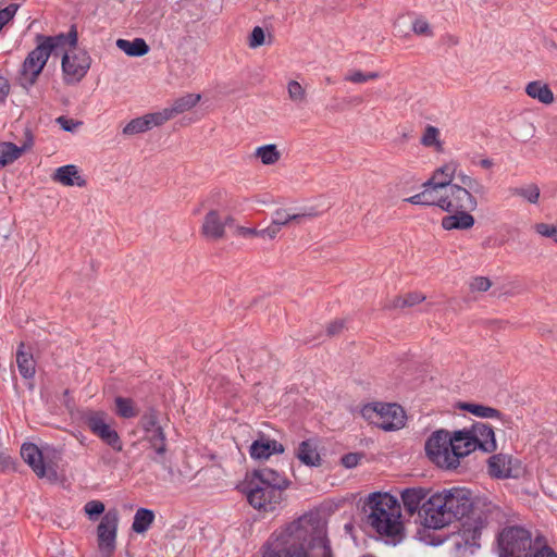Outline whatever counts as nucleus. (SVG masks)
I'll use <instances>...</instances> for the list:
<instances>
[{"label": "nucleus", "instance_id": "obj_43", "mask_svg": "<svg viewBox=\"0 0 557 557\" xmlns=\"http://www.w3.org/2000/svg\"><path fill=\"white\" fill-rule=\"evenodd\" d=\"M104 504L97 499L89 500L84 505V512L90 521H96L99 516L104 513Z\"/></svg>", "mask_w": 557, "mask_h": 557}, {"label": "nucleus", "instance_id": "obj_16", "mask_svg": "<svg viewBox=\"0 0 557 557\" xmlns=\"http://www.w3.org/2000/svg\"><path fill=\"white\" fill-rule=\"evenodd\" d=\"M21 456L39 478L55 474L52 467L45 461L44 453L35 444L24 443L21 447Z\"/></svg>", "mask_w": 557, "mask_h": 557}, {"label": "nucleus", "instance_id": "obj_21", "mask_svg": "<svg viewBox=\"0 0 557 557\" xmlns=\"http://www.w3.org/2000/svg\"><path fill=\"white\" fill-rule=\"evenodd\" d=\"M33 146V140L25 141L22 146H17L10 141L0 143V169L12 164L24 152L28 151Z\"/></svg>", "mask_w": 557, "mask_h": 557}, {"label": "nucleus", "instance_id": "obj_10", "mask_svg": "<svg viewBox=\"0 0 557 557\" xmlns=\"http://www.w3.org/2000/svg\"><path fill=\"white\" fill-rule=\"evenodd\" d=\"M82 420L89 431L114 450L121 451L123 443L113 428L114 420L103 410L87 409L82 412Z\"/></svg>", "mask_w": 557, "mask_h": 557}, {"label": "nucleus", "instance_id": "obj_50", "mask_svg": "<svg viewBox=\"0 0 557 557\" xmlns=\"http://www.w3.org/2000/svg\"><path fill=\"white\" fill-rule=\"evenodd\" d=\"M281 227L271 222V224L262 230H259L258 236L263 238L273 239L276 237V235L280 233Z\"/></svg>", "mask_w": 557, "mask_h": 557}, {"label": "nucleus", "instance_id": "obj_55", "mask_svg": "<svg viewBox=\"0 0 557 557\" xmlns=\"http://www.w3.org/2000/svg\"><path fill=\"white\" fill-rule=\"evenodd\" d=\"M342 462L346 468H352L358 463V456L356 454L345 455Z\"/></svg>", "mask_w": 557, "mask_h": 557}, {"label": "nucleus", "instance_id": "obj_7", "mask_svg": "<svg viewBox=\"0 0 557 557\" xmlns=\"http://www.w3.org/2000/svg\"><path fill=\"white\" fill-rule=\"evenodd\" d=\"M459 183H455L446 189L443 201L445 212L475 211L478 208L476 194H484V185L476 178L465 173L458 174Z\"/></svg>", "mask_w": 557, "mask_h": 557}, {"label": "nucleus", "instance_id": "obj_36", "mask_svg": "<svg viewBox=\"0 0 557 557\" xmlns=\"http://www.w3.org/2000/svg\"><path fill=\"white\" fill-rule=\"evenodd\" d=\"M115 412L119 417L124 419L135 418L139 410L135 406V403L131 398L116 397L115 400Z\"/></svg>", "mask_w": 557, "mask_h": 557}, {"label": "nucleus", "instance_id": "obj_39", "mask_svg": "<svg viewBox=\"0 0 557 557\" xmlns=\"http://www.w3.org/2000/svg\"><path fill=\"white\" fill-rule=\"evenodd\" d=\"M287 95L288 99L296 103L301 104L305 103L307 100V91L306 88L298 82V81H289L287 83Z\"/></svg>", "mask_w": 557, "mask_h": 557}, {"label": "nucleus", "instance_id": "obj_25", "mask_svg": "<svg viewBox=\"0 0 557 557\" xmlns=\"http://www.w3.org/2000/svg\"><path fill=\"white\" fill-rule=\"evenodd\" d=\"M428 495L429 491L423 487L405 488L400 494L404 507L409 513H414Z\"/></svg>", "mask_w": 557, "mask_h": 557}, {"label": "nucleus", "instance_id": "obj_35", "mask_svg": "<svg viewBox=\"0 0 557 557\" xmlns=\"http://www.w3.org/2000/svg\"><path fill=\"white\" fill-rule=\"evenodd\" d=\"M460 408L480 418L494 419L500 417V412L497 409L485 405L465 403L460 405Z\"/></svg>", "mask_w": 557, "mask_h": 557}, {"label": "nucleus", "instance_id": "obj_4", "mask_svg": "<svg viewBox=\"0 0 557 557\" xmlns=\"http://www.w3.org/2000/svg\"><path fill=\"white\" fill-rule=\"evenodd\" d=\"M368 524L386 542L396 544L403 539L404 525L397 498L388 493H374L368 500Z\"/></svg>", "mask_w": 557, "mask_h": 557}, {"label": "nucleus", "instance_id": "obj_14", "mask_svg": "<svg viewBox=\"0 0 557 557\" xmlns=\"http://www.w3.org/2000/svg\"><path fill=\"white\" fill-rule=\"evenodd\" d=\"M140 426L145 433L144 441L149 443L158 456H163L166 451V437L159 425L157 412L152 409L145 412L140 419Z\"/></svg>", "mask_w": 557, "mask_h": 557}, {"label": "nucleus", "instance_id": "obj_1", "mask_svg": "<svg viewBox=\"0 0 557 557\" xmlns=\"http://www.w3.org/2000/svg\"><path fill=\"white\" fill-rule=\"evenodd\" d=\"M310 519L301 517L273 533L264 548L263 557H332L327 541L311 539Z\"/></svg>", "mask_w": 557, "mask_h": 557}, {"label": "nucleus", "instance_id": "obj_22", "mask_svg": "<svg viewBox=\"0 0 557 557\" xmlns=\"http://www.w3.org/2000/svg\"><path fill=\"white\" fill-rule=\"evenodd\" d=\"M459 164L457 161L450 160L448 162L443 163L441 166L434 170L431 177L428 180L432 184H436L444 188H448L455 183H453Z\"/></svg>", "mask_w": 557, "mask_h": 557}, {"label": "nucleus", "instance_id": "obj_33", "mask_svg": "<svg viewBox=\"0 0 557 557\" xmlns=\"http://www.w3.org/2000/svg\"><path fill=\"white\" fill-rule=\"evenodd\" d=\"M154 520V513L150 509L139 508L135 516L132 524V529L136 533L146 532Z\"/></svg>", "mask_w": 557, "mask_h": 557}, {"label": "nucleus", "instance_id": "obj_58", "mask_svg": "<svg viewBox=\"0 0 557 557\" xmlns=\"http://www.w3.org/2000/svg\"><path fill=\"white\" fill-rule=\"evenodd\" d=\"M481 164H482V166H484V168H490V166H492V161H491V160L485 159V160H482V161H481Z\"/></svg>", "mask_w": 557, "mask_h": 557}, {"label": "nucleus", "instance_id": "obj_59", "mask_svg": "<svg viewBox=\"0 0 557 557\" xmlns=\"http://www.w3.org/2000/svg\"><path fill=\"white\" fill-rule=\"evenodd\" d=\"M362 557H373V556H371V555H366V556H362Z\"/></svg>", "mask_w": 557, "mask_h": 557}, {"label": "nucleus", "instance_id": "obj_28", "mask_svg": "<svg viewBox=\"0 0 557 557\" xmlns=\"http://www.w3.org/2000/svg\"><path fill=\"white\" fill-rule=\"evenodd\" d=\"M317 215L313 211H304L299 213H292L286 209H277L273 213L272 222L277 226L282 227L287 225L289 222L301 223L306 219H312Z\"/></svg>", "mask_w": 557, "mask_h": 557}, {"label": "nucleus", "instance_id": "obj_30", "mask_svg": "<svg viewBox=\"0 0 557 557\" xmlns=\"http://www.w3.org/2000/svg\"><path fill=\"white\" fill-rule=\"evenodd\" d=\"M24 344L21 343L16 351V364L20 374L24 379H32L36 372V364L32 352L24 350Z\"/></svg>", "mask_w": 557, "mask_h": 557}, {"label": "nucleus", "instance_id": "obj_47", "mask_svg": "<svg viewBox=\"0 0 557 557\" xmlns=\"http://www.w3.org/2000/svg\"><path fill=\"white\" fill-rule=\"evenodd\" d=\"M534 230L540 236L552 238L553 240H555L557 225L548 223H537L534 225Z\"/></svg>", "mask_w": 557, "mask_h": 557}, {"label": "nucleus", "instance_id": "obj_48", "mask_svg": "<svg viewBox=\"0 0 557 557\" xmlns=\"http://www.w3.org/2000/svg\"><path fill=\"white\" fill-rule=\"evenodd\" d=\"M265 35L264 30L260 26H256L249 37V47L257 48L264 44Z\"/></svg>", "mask_w": 557, "mask_h": 557}, {"label": "nucleus", "instance_id": "obj_42", "mask_svg": "<svg viewBox=\"0 0 557 557\" xmlns=\"http://www.w3.org/2000/svg\"><path fill=\"white\" fill-rule=\"evenodd\" d=\"M147 121L149 122L150 129L154 126H160L171 120L173 116L170 108H164L161 111L146 114Z\"/></svg>", "mask_w": 557, "mask_h": 557}, {"label": "nucleus", "instance_id": "obj_49", "mask_svg": "<svg viewBox=\"0 0 557 557\" xmlns=\"http://www.w3.org/2000/svg\"><path fill=\"white\" fill-rule=\"evenodd\" d=\"M491 285V281L485 276H476L470 282V288L473 292H486Z\"/></svg>", "mask_w": 557, "mask_h": 557}, {"label": "nucleus", "instance_id": "obj_41", "mask_svg": "<svg viewBox=\"0 0 557 557\" xmlns=\"http://www.w3.org/2000/svg\"><path fill=\"white\" fill-rule=\"evenodd\" d=\"M530 557H557V553L547 545L542 536L535 537V547Z\"/></svg>", "mask_w": 557, "mask_h": 557}, {"label": "nucleus", "instance_id": "obj_9", "mask_svg": "<svg viewBox=\"0 0 557 557\" xmlns=\"http://www.w3.org/2000/svg\"><path fill=\"white\" fill-rule=\"evenodd\" d=\"M361 414L369 423L383 431H396L405 426V411L396 404H368L361 409Z\"/></svg>", "mask_w": 557, "mask_h": 557}, {"label": "nucleus", "instance_id": "obj_37", "mask_svg": "<svg viewBox=\"0 0 557 557\" xmlns=\"http://www.w3.org/2000/svg\"><path fill=\"white\" fill-rule=\"evenodd\" d=\"M511 195L523 198L527 202L536 205L540 200V188L536 184H529L510 189Z\"/></svg>", "mask_w": 557, "mask_h": 557}, {"label": "nucleus", "instance_id": "obj_40", "mask_svg": "<svg viewBox=\"0 0 557 557\" xmlns=\"http://www.w3.org/2000/svg\"><path fill=\"white\" fill-rule=\"evenodd\" d=\"M149 122L146 115L129 121L123 128V134L127 136L137 135L149 131Z\"/></svg>", "mask_w": 557, "mask_h": 557}, {"label": "nucleus", "instance_id": "obj_17", "mask_svg": "<svg viewBox=\"0 0 557 557\" xmlns=\"http://www.w3.org/2000/svg\"><path fill=\"white\" fill-rule=\"evenodd\" d=\"M519 465L508 455L497 454L488 459V472L495 478H510L518 475Z\"/></svg>", "mask_w": 557, "mask_h": 557}, {"label": "nucleus", "instance_id": "obj_6", "mask_svg": "<svg viewBox=\"0 0 557 557\" xmlns=\"http://www.w3.org/2000/svg\"><path fill=\"white\" fill-rule=\"evenodd\" d=\"M66 39V45H63L61 51L55 52V57L61 55V66L64 83L67 85L81 82L87 74L91 59L89 54L77 48V32L72 28L67 34H59Z\"/></svg>", "mask_w": 557, "mask_h": 557}, {"label": "nucleus", "instance_id": "obj_29", "mask_svg": "<svg viewBox=\"0 0 557 557\" xmlns=\"http://www.w3.org/2000/svg\"><path fill=\"white\" fill-rule=\"evenodd\" d=\"M422 190L425 197V206H435L444 211V200L446 196V188L432 184L426 181L422 184Z\"/></svg>", "mask_w": 557, "mask_h": 557}, {"label": "nucleus", "instance_id": "obj_24", "mask_svg": "<svg viewBox=\"0 0 557 557\" xmlns=\"http://www.w3.org/2000/svg\"><path fill=\"white\" fill-rule=\"evenodd\" d=\"M52 177L63 186L83 187L86 184V181L81 176L77 166L73 164L58 168Z\"/></svg>", "mask_w": 557, "mask_h": 557}, {"label": "nucleus", "instance_id": "obj_5", "mask_svg": "<svg viewBox=\"0 0 557 557\" xmlns=\"http://www.w3.org/2000/svg\"><path fill=\"white\" fill-rule=\"evenodd\" d=\"M36 42V47L25 58L18 74L20 84L25 89L30 88L37 82L49 58L55 57V52L63 49L66 39L59 35H38Z\"/></svg>", "mask_w": 557, "mask_h": 557}, {"label": "nucleus", "instance_id": "obj_56", "mask_svg": "<svg viewBox=\"0 0 557 557\" xmlns=\"http://www.w3.org/2000/svg\"><path fill=\"white\" fill-rule=\"evenodd\" d=\"M236 232L238 235H242V236H258L259 230L245 227V226H238Z\"/></svg>", "mask_w": 557, "mask_h": 557}, {"label": "nucleus", "instance_id": "obj_32", "mask_svg": "<svg viewBox=\"0 0 557 557\" xmlns=\"http://www.w3.org/2000/svg\"><path fill=\"white\" fill-rule=\"evenodd\" d=\"M201 99L200 94H187L176 99L170 108L173 116L193 109Z\"/></svg>", "mask_w": 557, "mask_h": 557}, {"label": "nucleus", "instance_id": "obj_31", "mask_svg": "<svg viewBox=\"0 0 557 557\" xmlns=\"http://www.w3.org/2000/svg\"><path fill=\"white\" fill-rule=\"evenodd\" d=\"M116 47L129 57H143L149 52V46L143 38L134 40L117 39Z\"/></svg>", "mask_w": 557, "mask_h": 557}, {"label": "nucleus", "instance_id": "obj_20", "mask_svg": "<svg viewBox=\"0 0 557 557\" xmlns=\"http://www.w3.org/2000/svg\"><path fill=\"white\" fill-rule=\"evenodd\" d=\"M283 451L284 447L282 444L264 437L255 441L249 448L250 457L256 460L268 459L272 455L282 454Z\"/></svg>", "mask_w": 557, "mask_h": 557}, {"label": "nucleus", "instance_id": "obj_53", "mask_svg": "<svg viewBox=\"0 0 557 557\" xmlns=\"http://www.w3.org/2000/svg\"><path fill=\"white\" fill-rule=\"evenodd\" d=\"M344 329V321L343 320H335L331 322L326 329L327 334L333 336L339 334Z\"/></svg>", "mask_w": 557, "mask_h": 557}, {"label": "nucleus", "instance_id": "obj_44", "mask_svg": "<svg viewBox=\"0 0 557 557\" xmlns=\"http://www.w3.org/2000/svg\"><path fill=\"white\" fill-rule=\"evenodd\" d=\"M412 32L418 36L433 37L434 32L430 23L423 17H417L412 23Z\"/></svg>", "mask_w": 557, "mask_h": 557}, {"label": "nucleus", "instance_id": "obj_27", "mask_svg": "<svg viewBox=\"0 0 557 557\" xmlns=\"http://www.w3.org/2000/svg\"><path fill=\"white\" fill-rule=\"evenodd\" d=\"M525 94L543 104H552L555 100L552 89L542 81L530 82L525 86Z\"/></svg>", "mask_w": 557, "mask_h": 557}, {"label": "nucleus", "instance_id": "obj_15", "mask_svg": "<svg viewBox=\"0 0 557 557\" xmlns=\"http://www.w3.org/2000/svg\"><path fill=\"white\" fill-rule=\"evenodd\" d=\"M234 219L231 215H222L218 210H209L202 221L201 234L211 240H219L224 237L225 226L231 225Z\"/></svg>", "mask_w": 557, "mask_h": 557}, {"label": "nucleus", "instance_id": "obj_51", "mask_svg": "<svg viewBox=\"0 0 557 557\" xmlns=\"http://www.w3.org/2000/svg\"><path fill=\"white\" fill-rule=\"evenodd\" d=\"M57 122L62 127V129H64L66 132H73L78 126L77 122H75L73 120H70V119H66L65 116L58 117Z\"/></svg>", "mask_w": 557, "mask_h": 557}, {"label": "nucleus", "instance_id": "obj_46", "mask_svg": "<svg viewBox=\"0 0 557 557\" xmlns=\"http://www.w3.org/2000/svg\"><path fill=\"white\" fill-rule=\"evenodd\" d=\"M425 297L419 293L408 294L404 297H399L395 300V307H411L423 301Z\"/></svg>", "mask_w": 557, "mask_h": 557}, {"label": "nucleus", "instance_id": "obj_26", "mask_svg": "<svg viewBox=\"0 0 557 557\" xmlns=\"http://www.w3.org/2000/svg\"><path fill=\"white\" fill-rule=\"evenodd\" d=\"M297 458L306 466L318 467L321 457L318 453V445L313 440L302 441L297 448Z\"/></svg>", "mask_w": 557, "mask_h": 557}, {"label": "nucleus", "instance_id": "obj_52", "mask_svg": "<svg viewBox=\"0 0 557 557\" xmlns=\"http://www.w3.org/2000/svg\"><path fill=\"white\" fill-rule=\"evenodd\" d=\"M10 92V84L9 81L2 76H0V104H2Z\"/></svg>", "mask_w": 557, "mask_h": 557}, {"label": "nucleus", "instance_id": "obj_38", "mask_svg": "<svg viewBox=\"0 0 557 557\" xmlns=\"http://www.w3.org/2000/svg\"><path fill=\"white\" fill-rule=\"evenodd\" d=\"M421 144L425 147L434 148L436 151H442L443 144L440 139L438 128L428 125L421 137Z\"/></svg>", "mask_w": 557, "mask_h": 557}, {"label": "nucleus", "instance_id": "obj_54", "mask_svg": "<svg viewBox=\"0 0 557 557\" xmlns=\"http://www.w3.org/2000/svg\"><path fill=\"white\" fill-rule=\"evenodd\" d=\"M405 200L412 205L425 206V197H424L423 190H421L419 194H416Z\"/></svg>", "mask_w": 557, "mask_h": 557}, {"label": "nucleus", "instance_id": "obj_19", "mask_svg": "<svg viewBox=\"0 0 557 557\" xmlns=\"http://www.w3.org/2000/svg\"><path fill=\"white\" fill-rule=\"evenodd\" d=\"M470 431L476 448L485 453H491L496 449L495 434L490 425L479 422L473 424Z\"/></svg>", "mask_w": 557, "mask_h": 557}, {"label": "nucleus", "instance_id": "obj_13", "mask_svg": "<svg viewBox=\"0 0 557 557\" xmlns=\"http://www.w3.org/2000/svg\"><path fill=\"white\" fill-rule=\"evenodd\" d=\"M424 521L429 528L442 529L451 523L455 519L448 508L442 493H435L422 506Z\"/></svg>", "mask_w": 557, "mask_h": 557}, {"label": "nucleus", "instance_id": "obj_2", "mask_svg": "<svg viewBox=\"0 0 557 557\" xmlns=\"http://www.w3.org/2000/svg\"><path fill=\"white\" fill-rule=\"evenodd\" d=\"M454 519L465 520L461 523L459 533L468 545H476V541L481 537L482 531L488 524V517L484 512L472 510L473 496L470 490L466 487H451L441 491Z\"/></svg>", "mask_w": 557, "mask_h": 557}, {"label": "nucleus", "instance_id": "obj_23", "mask_svg": "<svg viewBox=\"0 0 557 557\" xmlns=\"http://www.w3.org/2000/svg\"><path fill=\"white\" fill-rule=\"evenodd\" d=\"M472 211H454L442 219L441 225L446 231L453 230H470L475 220L471 214Z\"/></svg>", "mask_w": 557, "mask_h": 557}, {"label": "nucleus", "instance_id": "obj_11", "mask_svg": "<svg viewBox=\"0 0 557 557\" xmlns=\"http://www.w3.org/2000/svg\"><path fill=\"white\" fill-rule=\"evenodd\" d=\"M428 458L437 467L446 470L457 468V459L454 458L450 432L437 430L433 432L425 443Z\"/></svg>", "mask_w": 557, "mask_h": 557}, {"label": "nucleus", "instance_id": "obj_57", "mask_svg": "<svg viewBox=\"0 0 557 557\" xmlns=\"http://www.w3.org/2000/svg\"><path fill=\"white\" fill-rule=\"evenodd\" d=\"M446 40H447V42H448L449 45H454V46H455V45H457V44L459 42L458 38H457V37H455V36H451V35H448V36L446 37Z\"/></svg>", "mask_w": 557, "mask_h": 557}, {"label": "nucleus", "instance_id": "obj_12", "mask_svg": "<svg viewBox=\"0 0 557 557\" xmlns=\"http://www.w3.org/2000/svg\"><path fill=\"white\" fill-rule=\"evenodd\" d=\"M117 527V511H107L97 527L98 549L102 557H111L113 555L116 547Z\"/></svg>", "mask_w": 557, "mask_h": 557}, {"label": "nucleus", "instance_id": "obj_8", "mask_svg": "<svg viewBox=\"0 0 557 557\" xmlns=\"http://www.w3.org/2000/svg\"><path fill=\"white\" fill-rule=\"evenodd\" d=\"M535 537L521 527H506L497 536L498 557H530Z\"/></svg>", "mask_w": 557, "mask_h": 557}, {"label": "nucleus", "instance_id": "obj_3", "mask_svg": "<svg viewBox=\"0 0 557 557\" xmlns=\"http://www.w3.org/2000/svg\"><path fill=\"white\" fill-rule=\"evenodd\" d=\"M289 481L277 471L262 468L251 473L246 482L248 503L258 510L273 511L285 499L284 492Z\"/></svg>", "mask_w": 557, "mask_h": 557}, {"label": "nucleus", "instance_id": "obj_45", "mask_svg": "<svg viewBox=\"0 0 557 557\" xmlns=\"http://www.w3.org/2000/svg\"><path fill=\"white\" fill-rule=\"evenodd\" d=\"M379 73L376 72H370V73H363L359 70L350 71L346 76L345 79L351 83L361 84L366 83L368 81L376 79L379 77Z\"/></svg>", "mask_w": 557, "mask_h": 557}, {"label": "nucleus", "instance_id": "obj_18", "mask_svg": "<svg viewBox=\"0 0 557 557\" xmlns=\"http://www.w3.org/2000/svg\"><path fill=\"white\" fill-rule=\"evenodd\" d=\"M453 443V456L457 459V467L460 465V459L468 456L476 449L474 438L470 429L458 430L450 433Z\"/></svg>", "mask_w": 557, "mask_h": 557}, {"label": "nucleus", "instance_id": "obj_34", "mask_svg": "<svg viewBox=\"0 0 557 557\" xmlns=\"http://www.w3.org/2000/svg\"><path fill=\"white\" fill-rule=\"evenodd\" d=\"M255 157L258 158L262 164L272 165L281 159V152L276 145L269 144L258 147L255 150Z\"/></svg>", "mask_w": 557, "mask_h": 557}]
</instances>
